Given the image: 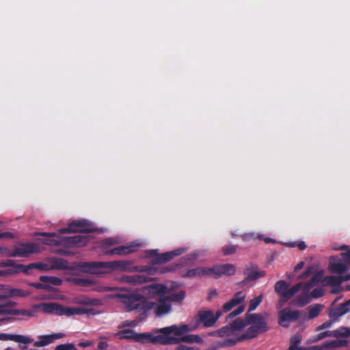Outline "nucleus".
Wrapping results in <instances>:
<instances>
[{
  "instance_id": "obj_40",
  "label": "nucleus",
  "mask_w": 350,
  "mask_h": 350,
  "mask_svg": "<svg viewBox=\"0 0 350 350\" xmlns=\"http://www.w3.org/2000/svg\"><path fill=\"white\" fill-rule=\"evenodd\" d=\"M334 249L336 250H347L346 252L342 253L341 256L342 257H350V250L348 249V246L345 245H342V246H341L340 247H337V248L336 247Z\"/></svg>"
},
{
  "instance_id": "obj_22",
  "label": "nucleus",
  "mask_w": 350,
  "mask_h": 350,
  "mask_svg": "<svg viewBox=\"0 0 350 350\" xmlns=\"http://www.w3.org/2000/svg\"><path fill=\"white\" fill-rule=\"evenodd\" d=\"M12 341L19 344L21 349H27V345L31 343L33 340L25 335L21 334H13Z\"/></svg>"
},
{
  "instance_id": "obj_6",
  "label": "nucleus",
  "mask_w": 350,
  "mask_h": 350,
  "mask_svg": "<svg viewBox=\"0 0 350 350\" xmlns=\"http://www.w3.org/2000/svg\"><path fill=\"white\" fill-rule=\"evenodd\" d=\"M302 283H298L291 288H288L284 281H279L275 284V290L280 295L281 302H285L295 295L302 287Z\"/></svg>"
},
{
  "instance_id": "obj_55",
  "label": "nucleus",
  "mask_w": 350,
  "mask_h": 350,
  "mask_svg": "<svg viewBox=\"0 0 350 350\" xmlns=\"http://www.w3.org/2000/svg\"><path fill=\"white\" fill-rule=\"evenodd\" d=\"M347 258V264L350 266V256L349 257H345Z\"/></svg>"
},
{
  "instance_id": "obj_9",
  "label": "nucleus",
  "mask_w": 350,
  "mask_h": 350,
  "mask_svg": "<svg viewBox=\"0 0 350 350\" xmlns=\"http://www.w3.org/2000/svg\"><path fill=\"white\" fill-rule=\"evenodd\" d=\"M29 268L37 269L41 271H48L54 269H64L67 268V265L66 262L63 260L54 259L48 262L32 263L29 266Z\"/></svg>"
},
{
  "instance_id": "obj_51",
  "label": "nucleus",
  "mask_w": 350,
  "mask_h": 350,
  "mask_svg": "<svg viewBox=\"0 0 350 350\" xmlns=\"http://www.w3.org/2000/svg\"><path fill=\"white\" fill-rule=\"evenodd\" d=\"M105 243L109 245H111L114 244V242L112 239H109L105 240Z\"/></svg>"
},
{
  "instance_id": "obj_41",
  "label": "nucleus",
  "mask_w": 350,
  "mask_h": 350,
  "mask_svg": "<svg viewBox=\"0 0 350 350\" xmlns=\"http://www.w3.org/2000/svg\"><path fill=\"white\" fill-rule=\"evenodd\" d=\"M13 334L0 333V340H12V341Z\"/></svg>"
},
{
  "instance_id": "obj_19",
  "label": "nucleus",
  "mask_w": 350,
  "mask_h": 350,
  "mask_svg": "<svg viewBox=\"0 0 350 350\" xmlns=\"http://www.w3.org/2000/svg\"><path fill=\"white\" fill-rule=\"evenodd\" d=\"M245 298V295L243 293H238L233 299H232L230 301L224 304V311H229L234 306L239 305L242 301H244Z\"/></svg>"
},
{
  "instance_id": "obj_58",
  "label": "nucleus",
  "mask_w": 350,
  "mask_h": 350,
  "mask_svg": "<svg viewBox=\"0 0 350 350\" xmlns=\"http://www.w3.org/2000/svg\"><path fill=\"white\" fill-rule=\"evenodd\" d=\"M265 241L267 243H269V242H271V239H266Z\"/></svg>"
},
{
  "instance_id": "obj_23",
  "label": "nucleus",
  "mask_w": 350,
  "mask_h": 350,
  "mask_svg": "<svg viewBox=\"0 0 350 350\" xmlns=\"http://www.w3.org/2000/svg\"><path fill=\"white\" fill-rule=\"evenodd\" d=\"M42 236L44 239L42 241L49 245H57L61 243L62 241L60 239L57 238L55 233H43Z\"/></svg>"
},
{
  "instance_id": "obj_27",
  "label": "nucleus",
  "mask_w": 350,
  "mask_h": 350,
  "mask_svg": "<svg viewBox=\"0 0 350 350\" xmlns=\"http://www.w3.org/2000/svg\"><path fill=\"white\" fill-rule=\"evenodd\" d=\"M321 309H322V306L320 305H315V306H310L308 308V313H309V317L311 319L317 317L319 314Z\"/></svg>"
},
{
  "instance_id": "obj_36",
  "label": "nucleus",
  "mask_w": 350,
  "mask_h": 350,
  "mask_svg": "<svg viewBox=\"0 0 350 350\" xmlns=\"http://www.w3.org/2000/svg\"><path fill=\"white\" fill-rule=\"evenodd\" d=\"M301 341V338L299 336H295L291 339V343L292 345L290 347V350H298L297 349V347L295 346V344L299 343Z\"/></svg>"
},
{
  "instance_id": "obj_10",
  "label": "nucleus",
  "mask_w": 350,
  "mask_h": 350,
  "mask_svg": "<svg viewBox=\"0 0 350 350\" xmlns=\"http://www.w3.org/2000/svg\"><path fill=\"white\" fill-rule=\"evenodd\" d=\"M221 315L220 310L217 311L216 314L211 310L201 311L198 314V319L204 327H209L213 326L217 320Z\"/></svg>"
},
{
  "instance_id": "obj_38",
  "label": "nucleus",
  "mask_w": 350,
  "mask_h": 350,
  "mask_svg": "<svg viewBox=\"0 0 350 350\" xmlns=\"http://www.w3.org/2000/svg\"><path fill=\"white\" fill-rule=\"evenodd\" d=\"M237 248L234 245H227L224 247L223 251L225 254H231L236 252Z\"/></svg>"
},
{
  "instance_id": "obj_54",
  "label": "nucleus",
  "mask_w": 350,
  "mask_h": 350,
  "mask_svg": "<svg viewBox=\"0 0 350 350\" xmlns=\"http://www.w3.org/2000/svg\"><path fill=\"white\" fill-rule=\"evenodd\" d=\"M343 329L345 330V332L343 333L344 334H345V335H349V334H350V332H349V329H346V328H345V329Z\"/></svg>"
},
{
  "instance_id": "obj_1",
  "label": "nucleus",
  "mask_w": 350,
  "mask_h": 350,
  "mask_svg": "<svg viewBox=\"0 0 350 350\" xmlns=\"http://www.w3.org/2000/svg\"><path fill=\"white\" fill-rule=\"evenodd\" d=\"M178 287L176 283H153L144 286L141 292L129 295H118L126 311L136 310L140 321L146 319L152 311L157 317L169 314L172 310L171 302L181 300L185 293H178L174 291Z\"/></svg>"
},
{
  "instance_id": "obj_17",
  "label": "nucleus",
  "mask_w": 350,
  "mask_h": 350,
  "mask_svg": "<svg viewBox=\"0 0 350 350\" xmlns=\"http://www.w3.org/2000/svg\"><path fill=\"white\" fill-rule=\"evenodd\" d=\"M315 283H316V278H314L311 282L304 285L303 290H302L303 297L301 299L297 298L296 300L297 305L304 306L309 302V301H310L309 291L315 284Z\"/></svg>"
},
{
  "instance_id": "obj_57",
  "label": "nucleus",
  "mask_w": 350,
  "mask_h": 350,
  "mask_svg": "<svg viewBox=\"0 0 350 350\" xmlns=\"http://www.w3.org/2000/svg\"><path fill=\"white\" fill-rule=\"evenodd\" d=\"M222 333H223V331H222V330L219 331V332H217L218 335H219V336H223V334H222Z\"/></svg>"
},
{
  "instance_id": "obj_59",
  "label": "nucleus",
  "mask_w": 350,
  "mask_h": 350,
  "mask_svg": "<svg viewBox=\"0 0 350 350\" xmlns=\"http://www.w3.org/2000/svg\"><path fill=\"white\" fill-rule=\"evenodd\" d=\"M5 350H15V349L12 347H8Z\"/></svg>"
},
{
  "instance_id": "obj_42",
  "label": "nucleus",
  "mask_w": 350,
  "mask_h": 350,
  "mask_svg": "<svg viewBox=\"0 0 350 350\" xmlns=\"http://www.w3.org/2000/svg\"><path fill=\"white\" fill-rule=\"evenodd\" d=\"M323 292L322 289H315L312 292L311 296L313 297H319L323 295Z\"/></svg>"
},
{
  "instance_id": "obj_45",
  "label": "nucleus",
  "mask_w": 350,
  "mask_h": 350,
  "mask_svg": "<svg viewBox=\"0 0 350 350\" xmlns=\"http://www.w3.org/2000/svg\"><path fill=\"white\" fill-rule=\"evenodd\" d=\"M304 266V261H300L295 267V269H294V271L295 272H297L298 271H299L300 269H301Z\"/></svg>"
},
{
  "instance_id": "obj_29",
  "label": "nucleus",
  "mask_w": 350,
  "mask_h": 350,
  "mask_svg": "<svg viewBox=\"0 0 350 350\" xmlns=\"http://www.w3.org/2000/svg\"><path fill=\"white\" fill-rule=\"evenodd\" d=\"M40 280L43 282H48L57 286L60 285L62 283V280L55 277L42 276L40 277Z\"/></svg>"
},
{
  "instance_id": "obj_24",
  "label": "nucleus",
  "mask_w": 350,
  "mask_h": 350,
  "mask_svg": "<svg viewBox=\"0 0 350 350\" xmlns=\"http://www.w3.org/2000/svg\"><path fill=\"white\" fill-rule=\"evenodd\" d=\"M121 280L124 282L131 284H140L146 281L145 278L142 275L124 276L122 278Z\"/></svg>"
},
{
  "instance_id": "obj_32",
  "label": "nucleus",
  "mask_w": 350,
  "mask_h": 350,
  "mask_svg": "<svg viewBox=\"0 0 350 350\" xmlns=\"http://www.w3.org/2000/svg\"><path fill=\"white\" fill-rule=\"evenodd\" d=\"M55 350H77L72 344H64L57 345L55 347Z\"/></svg>"
},
{
  "instance_id": "obj_12",
  "label": "nucleus",
  "mask_w": 350,
  "mask_h": 350,
  "mask_svg": "<svg viewBox=\"0 0 350 350\" xmlns=\"http://www.w3.org/2000/svg\"><path fill=\"white\" fill-rule=\"evenodd\" d=\"M280 324L283 327H287L290 322L296 320L299 317V312L284 309L279 313Z\"/></svg>"
},
{
  "instance_id": "obj_15",
  "label": "nucleus",
  "mask_w": 350,
  "mask_h": 350,
  "mask_svg": "<svg viewBox=\"0 0 350 350\" xmlns=\"http://www.w3.org/2000/svg\"><path fill=\"white\" fill-rule=\"evenodd\" d=\"M235 271V267L230 264L215 266L213 267V277L218 278L224 275H230L234 274Z\"/></svg>"
},
{
  "instance_id": "obj_31",
  "label": "nucleus",
  "mask_w": 350,
  "mask_h": 350,
  "mask_svg": "<svg viewBox=\"0 0 350 350\" xmlns=\"http://www.w3.org/2000/svg\"><path fill=\"white\" fill-rule=\"evenodd\" d=\"M265 275L263 271H252L248 275L250 280H256L259 278L263 277Z\"/></svg>"
},
{
  "instance_id": "obj_47",
  "label": "nucleus",
  "mask_w": 350,
  "mask_h": 350,
  "mask_svg": "<svg viewBox=\"0 0 350 350\" xmlns=\"http://www.w3.org/2000/svg\"><path fill=\"white\" fill-rule=\"evenodd\" d=\"M108 347V343L106 342H99L98 347L100 349H105Z\"/></svg>"
},
{
  "instance_id": "obj_4",
  "label": "nucleus",
  "mask_w": 350,
  "mask_h": 350,
  "mask_svg": "<svg viewBox=\"0 0 350 350\" xmlns=\"http://www.w3.org/2000/svg\"><path fill=\"white\" fill-rule=\"evenodd\" d=\"M266 316L260 314H247L244 319H238L234 321L232 328L234 330H244L237 338V340L252 339L266 332L268 329Z\"/></svg>"
},
{
  "instance_id": "obj_11",
  "label": "nucleus",
  "mask_w": 350,
  "mask_h": 350,
  "mask_svg": "<svg viewBox=\"0 0 350 350\" xmlns=\"http://www.w3.org/2000/svg\"><path fill=\"white\" fill-rule=\"evenodd\" d=\"M40 251V249L38 245L33 243H29L27 244H21L16 247L12 255L15 256H25Z\"/></svg>"
},
{
  "instance_id": "obj_49",
  "label": "nucleus",
  "mask_w": 350,
  "mask_h": 350,
  "mask_svg": "<svg viewBox=\"0 0 350 350\" xmlns=\"http://www.w3.org/2000/svg\"><path fill=\"white\" fill-rule=\"evenodd\" d=\"M178 350H193V347H189L185 345H180L178 347Z\"/></svg>"
},
{
  "instance_id": "obj_2",
  "label": "nucleus",
  "mask_w": 350,
  "mask_h": 350,
  "mask_svg": "<svg viewBox=\"0 0 350 350\" xmlns=\"http://www.w3.org/2000/svg\"><path fill=\"white\" fill-rule=\"evenodd\" d=\"M71 303L81 306H64L57 303H44L33 306L34 309H39L45 313H53L59 316H76V315H98L100 311L85 306H100L103 301L98 299L89 297H77L72 299Z\"/></svg>"
},
{
  "instance_id": "obj_43",
  "label": "nucleus",
  "mask_w": 350,
  "mask_h": 350,
  "mask_svg": "<svg viewBox=\"0 0 350 350\" xmlns=\"http://www.w3.org/2000/svg\"><path fill=\"white\" fill-rule=\"evenodd\" d=\"M4 238H14V235L11 232H0V239Z\"/></svg>"
},
{
  "instance_id": "obj_7",
  "label": "nucleus",
  "mask_w": 350,
  "mask_h": 350,
  "mask_svg": "<svg viewBox=\"0 0 350 350\" xmlns=\"http://www.w3.org/2000/svg\"><path fill=\"white\" fill-rule=\"evenodd\" d=\"M120 339H133L136 341L153 343L152 332L150 333L137 334L134 330L126 329L116 334Z\"/></svg>"
},
{
  "instance_id": "obj_14",
  "label": "nucleus",
  "mask_w": 350,
  "mask_h": 350,
  "mask_svg": "<svg viewBox=\"0 0 350 350\" xmlns=\"http://www.w3.org/2000/svg\"><path fill=\"white\" fill-rule=\"evenodd\" d=\"M64 336L65 334L63 333L40 336L38 340L34 342V346L37 347H44L52 343L55 340L64 338Z\"/></svg>"
},
{
  "instance_id": "obj_52",
  "label": "nucleus",
  "mask_w": 350,
  "mask_h": 350,
  "mask_svg": "<svg viewBox=\"0 0 350 350\" xmlns=\"http://www.w3.org/2000/svg\"><path fill=\"white\" fill-rule=\"evenodd\" d=\"M298 247H299L300 250H304L306 245L304 243H301L298 245Z\"/></svg>"
},
{
  "instance_id": "obj_5",
  "label": "nucleus",
  "mask_w": 350,
  "mask_h": 350,
  "mask_svg": "<svg viewBox=\"0 0 350 350\" xmlns=\"http://www.w3.org/2000/svg\"><path fill=\"white\" fill-rule=\"evenodd\" d=\"M329 269L332 272L338 274V276H330L325 279L327 284L338 286L343 282L350 280V271L347 265L341 261L338 256H331L329 258Z\"/></svg>"
},
{
  "instance_id": "obj_16",
  "label": "nucleus",
  "mask_w": 350,
  "mask_h": 350,
  "mask_svg": "<svg viewBox=\"0 0 350 350\" xmlns=\"http://www.w3.org/2000/svg\"><path fill=\"white\" fill-rule=\"evenodd\" d=\"M34 311L29 310H12L8 304L0 305V314H12L31 317L34 316Z\"/></svg>"
},
{
  "instance_id": "obj_53",
  "label": "nucleus",
  "mask_w": 350,
  "mask_h": 350,
  "mask_svg": "<svg viewBox=\"0 0 350 350\" xmlns=\"http://www.w3.org/2000/svg\"><path fill=\"white\" fill-rule=\"evenodd\" d=\"M216 295H217L216 291H212L210 292L209 298H211L213 296H215Z\"/></svg>"
},
{
  "instance_id": "obj_48",
  "label": "nucleus",
  "mask_w": 350,
  "mask_h": 350,
  "mask_svg": "<svg viewBox=\"0 0 350 350\" xmlns=\"http://www.w3.org/2000/svg\"><path fill=\"white\" fill-rule=\"evenodd\" d=\"M92 345V342H91V341H85V342L79 343V346L83 347H87L89 346H91Z\"/></svg>"
},
{
  "instance_id": "obj_61",
  "label": "nucleus",
  "mask_w": 350,
  "mask_h": 350,
  "mask_svg": "<svg viewBox=\"0 0 350 350\" xmlns=\"http://www.w3.org/2000/svg\"><path fill=\"white\" fill-rule=\"evenodd\" d=\"M193 350H198V349L193 348Z\"/></svg>"
},
{
  "instance_id": "obj_13",
  "label": "nucleus",
  "mask_w": 350,
  "mask_h": 350,
  "mask_svg": "<svg viewBox=\"0 0 350 350\" xmlns=\"http://www.w3.org/2000/svg\"><path fill=\"white\" fill-rule=\"evenodd\" d=\"M185 251V249H178L172 252H168L166 253H163L162 254H157V251H151L150 253L152 256H156V260L158 263H163L167 262L172 258H174L176 256H179L183 254Z\"/></svg>"
},
{
  "instance_id": "obj_39",
  "label": "nucleus",
  "mask_w": 350,
  "mask_h": 350,
  "mask_svg": "<svg viewBox=\"0 0 350 350\" xmlns=\"http://www.w3.org/2000/svg\"><path fill=\"white\" fill-rule=\"evenodd\" d=\"M244 310H245L244 305H240V306H239L237 309H236L235 310H234L232 312H231L230 314V317H234L235 316H237V315L240 314L241 313H242L244 311Z\"/></svg>"
},
{
  "instance_id": "obj_26",
  "label": "nucleus",
  "mask_w": 350,
  "mask_h": 350,
  "mask_svg": "<svg viewBox=\"0 0 350 350\" xmlns=\"http://www.w3.org/2000/svg\"><path fill=\"white\" fill-rule=\"evenodd\" d=\"M343 345V342L340 340H334L325 347H314L313 350H334L333 348L336 347H340Z\"/></svg>"
},
{
  "instance_id": "obj_50",
  "label": "nucleus",
  "mask_w": 350,
  "mask_h": 350,
  "mask_svg": "<svg viewBox=\"0 0 350 350\" xmlns=\"http://www.w3.org/2000/svg\"><path fill=\"white\" fill-rule=\"evenodd\" d=\"M94 289H95V290H96V291H103L111 290V288H106V287L95 288Z\"/></svg>"
},
{
  "instance_id": "obj_37",
  "label": "nucleus",
  "mask_w": 350,
  "mask_h": 350,
  "mask_svg": "<svg viewBox=\"0 0 350 350\" xmlns=\"http://www.w3.org/2000/svg\"><path fill=\"white\" fill-rule=\"evenodd\" d=\"M350 310V300L348 301L346 304L342 305L340 308L339 313L340 315L345 314L347 313Z\"/></svg>"
},
{
  "instance_id": "obj_34",
  "label": "nucleus",
  "mask_w": 350,
  "mask_h": 350,
  "mask_svg": "<svg viewBox=\"0 0 350 350\" xmlns=\"http://www.w3.org/2000/svg\"><path fill=\"white\" fill-rule=\"evenodd\" d=\"M118 269L122 271H127L130 269L129 263L128 262L121 261L116 264Z\"/></svg>"
},
{
  "instance_id": "obj_44",
  "label": "nucleus",
  "mask_w": 350,
  "mask_h": 350,
  "mask_svg": "<svg viewBox=\"0 0 350 350\" xmlns=\"http://www.w3.org/2000/svg\"><path fill=\"white\" fill-rule=\"evenodd\" d=\"M137 325V321H126L124 323V325L125 326H131V327H135Z\"/></svg>"
},
{
  "instance_id": "obj_30",
  "label": "nucleus",
  "mask_w": 350,
  "mask_h": 350,
  "mask_svg": "<svg viewBox=\"0 0 350 350\" xmlns=\"http://www.w3.org/2000/svg\"><path fill=\"white\" fill-rule=\"evenodd\" d=\"M72 242L77 246H83L87 243V237L81 235L73 237Z\"/></svg>"
},
{
  "instance_id": "obj_60",
  "label": "nucleus",
  "mask_w": 350,
  "mask_h": 350,
  "mask_svg": "<svg viewBox=\"0 0 350 350\" xmlns=\"http://www.w3.org/2000/svg\"><path fill=\"white\" fill-rule=\"evenodd\" d=\"M171 271V269H167L166 270V271Z\"/></svg>"
},
{
  "instance_id": "obj_56",
  "label": "nucleus",
  "mask_w": 350,
  "mask_h": 350,
  "mask_svg": "<svg viewBox=\"0 0 350 350\" xmlns=\"http://www.w3.org/2000/svg\"><path fill=\"white\" fill-rule=\"evenodd\" d=\"M5 250V248L0 247V254H2V253H3V252H4Z\"/></svg>"
},
{
  "instance_id": "obj_35",
  "label": "nucleus",
  "mask_w": 350,
  "mask_h": 350,
  "mask_svg": "<svg viewBox=\"0 0 350 350\" xmlns=\"http://www.w3.org/2000/svg\"><path fill=\"white\" fill-rule=\"evenodd\" d=\"M314 270V267H309L307 268L306 271L299 277V279H305L308 278L310 275H311Z\"/></svg>"
},
{
  "instance_id": "obj_20",
  "label": "nucleus",
  "mask_w": 350,
  "mask_h": 350,
  "mask_svg": "<svg viewBox=\"0 0 350 350\" xmlns=\"http://www.w3.org/2000/svg\"><path fill=\"white\" fill-rule=\"evenodd\" d=\"M28 295L29 293L21 289L6 287L4 288L3 292L0 294V296L1 298H2L5 297H25Z\"/></svg>"
},
{
  "instance_id": "obj_21",
  "label": "nucleus",
  "mask_w": 350,
  "mask_h": 350,
  "mask_svg": "<svg viewBox=\"0 0 350 350\" xmlns=\"http://www.w3.org/2000/svg\"><path fill=\"white\" fill-rule=\"evenodd\" d=\"M139 246V244L132 243L126 246L116 247L112 251V253L126 255L135 252Z\"/></svg>"
},
{
  "instance_id": "obj_8",
  "label": "nucleus",
  "mask_w": 350,
  "mask_h": 350,
  "mask_svg": "<svg viewBox=\"0 0 350 350\" xmlns=\"http://www.w3.org/2000/svg\"><path fill=\"white\" fill-rule=\"evenodd\" d=\"M94 230V226L86 220L75 221L70 223L67 228L58 231L59 234L62 232H88Z\"/></svg>"
},
{
  "instance_id": "obj_46",
  "label": "nucleus",
  "mask_w": 350,
  "mask_h": 350,
  "mask_svg": "<svg viewBox=\"0 0 350 350\" xmlns=\"http://www.w3.org/2000/svg\"><path fill=\"white\" fill-rule=\"evenodd\" d=\"M200 256V252H195L189 255L190 260H195Z\"/></svg>"
},
{
  "instance_id": "obj_25",
  "label": "nucleus",
  "mask_w": 350,
  "mask_h": 350,
  "mask_svg": "<svg viewBox=\"0 0 350 350\" xmlns=\"http://www.w3.org/2000/svg\"><path fill=\"white\" fill-rule=\"evenodd\" d=\"M103 263L91 262L86 263L84 266V270L92 273H97V269L98 267L103 266Z\"/></svg>"
},
{
  "instance_id": "obj_18",
  "label": "nucleus",
  "mask_w": 350,
  "mask_h": 350,
  "mask_svg": "<svg viewBox=\"0 0 350 350\" xmlns=\"http://www.w3.org/2000/svg\"><path fill=\"white\" fill-rule=\"evenodd\" d=\"M187 275L188 277H197V276H211L213 277V267H198L193 269L189 270Z\"/></svg>"
},
{
  "instance_id": "obj_28",
  "label": "nucleus",
  "mask_w": 350,
  "mask_h": 350,
  "mask_svg": "<svg viewBox=\"0 0 350 350\" xmlns=\"http://www.w3.org/2000/svg\"><path fill=\"white\" fill-rule=\"evenodd\" d=\"M262 300V295H259L251 299L249 305V311H252L256 309Z\"/></svg>"
},
{
  "instance_id": "obj_3",
  "label": "nucleus",
  "mask_w": 350,
  "mask_h": 350,
  "mask_svg": "<svg viewBox=\"0 0 350 350\" xmlns=\"http://www.w3.org/2000/svg\"><path fill=\"white\" fill-rule=\"evenodd\" d=\"M197 327L196 323H181L156 329L152 332L153 343L164 345L177 344L180 342L202 343L203 340L198 335H185L187 333L196 329Z\"/></svg>"
},
{
  "instance_id": "obj_33",
  "label": "nucleus",
  "mask_w": 350,
  "mask_h": 350,
  "mask_svg": "<svg viewBox=\"0 0 350 350\" xmlns=\"http://www.w3.org/2000/svg\"><path fill=\"white\" fill-rule=\"evenodd\" d=\"M242 238H243V239L244 241H250V240H252V239H261V237L260 236H258V235L255 234L253 232H250V233L244 234L242 236Z\"/></svg>"
}]
</instances>
